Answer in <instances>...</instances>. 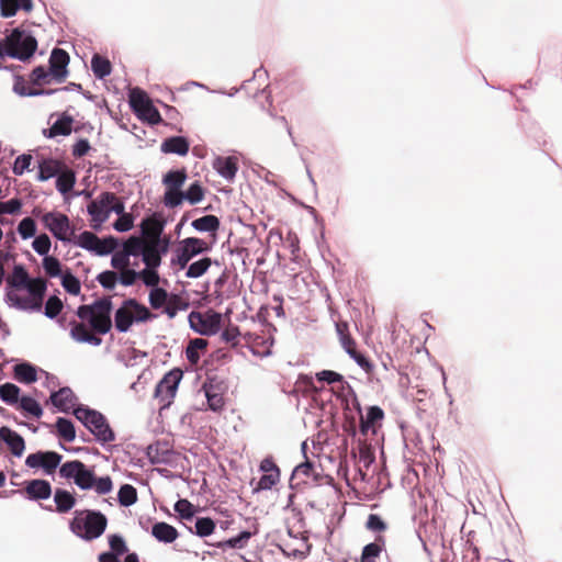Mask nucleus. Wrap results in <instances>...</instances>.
Masks as SVG:
<instances>
[{
  "label": "nucleus",
  "mask_w": 562,
  "mask_h": 562,
  "mask_svg": "<svg viewBox=\"0 0 562 562\" xmlns=\"http://www.w3.org/2000/svg\"><path fill=\"white\" fill-rule=\"evenodd\" d=\"M146 245L147 243H145L140 237L132 236L124 243L123 251L128 257L138 256L139 254H143Z\"/></svg>",
  "instance_id": "09e8293b"
},
{
  "label": "nucleus",
  "mask_w": 562,
  "mask_h": 562,
  "mask_svg": "<svg viewBox=\"0 0 562 562\" xmlns=\"http://www.w3.org/2000/svg\"><path fill=\"white\" fill-rule=\"evenodd\" d=\"M189 308V303L186 299L178 294H169L168 301L164 307V313L170 318H175L179 311Z\"/></svg>",
  "instance_id": "2f4dec72"
},
{
  "label": "nucleus",
  "mask_w": 562,
  "mask_h": 562,
  "mask_svg": "<svg viewBox=\"0 0 562 562\" xmlns=\"http://www.w3.org/2000/svg\"><path fill=\"white\" fill-rule=\"evenodd\" d=\"M13 376L20 383L31 384L37 380V371L30 363H19L13 368Z\"/></svg>",
  "instance_id": "bb28decb"
},
{
  "label": "nucleus",
  "mask_w": 562,
  "mask_h": 562,
  "mask_svg": "<svg viewBox=\"0 0 562 562\" xmlns=\"http://www.w3.org/2000/svg\"><path fill=\"white\" fill-rule=\"evenodd\" d=\"M214 169L225 179L233 180L238 170L236 158L217 157L213 164Z\"/></svg>",
  "instance_id": "b1692460"
},
{
  "label": "nucleus",
  "mask_w": 562,
  "mask_h": 562,
  "mask_svg": "<svg viewBox=\"0 0 562 562\" xmlns=\"http://www.w3.org/2000/svg\"><path fill=\"white\" fill-rule=\"evenodd\" d=\"M189 142L181 136L169 137L161 144V150L164 153L178 154L184 156L189 151Z\"/></svg>",
  "instance_id": "cd10ccee"
},
{
  "label": "nucleus",
  "mask_w": 562,
  "mask_h": 562,
  "mask_svg": "<svg viewBox=\"0 0 562 562\" xmlns=\"http://www.w3.org/2000/svg\"><path fill=\"white\" fill-rule=\"evenodd\" d=\"M366 528L374 532H383L386 530L387 526L379 515L370 514L366 522Z\"/></svg>",
  "instance_id": "69168bd1"
},
{
  "label": "nucleus",
  "mask_w": 562,
  "mask_h": 562,
  "mask_svg": "<svg viewBox=\"0 0 562 562\" xmlns=\"http://www.w3.org/2000/svg\"><path fill=\"white\" fill-rule=\"evenodd\" d=\"M212 260L209 257L202 258L188 267L186 276L191 279L203 276L211 267Z\"/></svg>",
  "instance_id": "49530a36"
},
{
  "label": "nucleus",
  "mask_w": 562,
  "mask_h": 562,
  "mask_svg": "<svg viewBox=\"0 0 562 562\" xmlns=\"http://www.w3.org/2000/svg\"><path fill=\"white\" fill-rule=\"evenodd\" d=\"M115 199L113 192H103L98 199L92 200L87 207L88 213L92 217V222L98 225L104 223L110 216L109 206Z\"/></svg>",
  "instance_id": "2eb2a0df"
},
{
  "label": "nucleus",
  "mask_w": 562,
  "mask_h": 562,
  "mask_svg": "<svg viewBox=\"0 0 562 562\" xmlns=\"http://www.w3.org/2000/svg\"><path fill=\"white\" fill-rule=\"evenodd\" d=\"M32 8V0H0V14L3 18L15 15L20 9L30 12Z\"/></svg>",
  "instance_id": "5701e85b"
},
{
  "label": "nucleus",
  "mask_w": 562,
  "mask_h": 562,
  "mask_svg": "<svg viewBox=\"0 0 562 562\" xmlns=\"http://www.w3.org/2000/svg\"><path fill=\"white\" fill-rule=\"evenodd\" d=\"M7 46L9 57L26 61L36 52L37 41L32 34L16 27L7 35Z\"/></svg>",
  "instance_id": "423d86ee"
},
{
  "label": "nucleus",
  "mask_w": 562,
  "mask_h": 562,
  "mask_svg": "<svg viewBox=\"0 0 562 562\" xmlns=\"http://www.w3.org/2000/svg\"><path fill=\"white\" fill-rule=\"evenodd\" d=\"M42 222L57 239L70 240L74 229L67 215L59 212H47L42 216Z\"/></svg>",
  "instance_id": "ddd939ff"
},
{
  "label": "nucleus",
  "mask_w": 562,
  "mask_h": 562,
  "mask_svg": "<svg viewBox=\"0 0 562 562\" xmlns=\"http://www.w3.org/2000/svg\"><path fill=\"white\" fill-rule=\"evenodd\" d=\"M280 481V471L263 473L255 490H270Z\"/></svg>",
  "instance_id": "e2e57ef3"
},
{
  "label": "nucleus",
  "mask_w": 562,
  "mask_h": 562,
  "mask_svg": "<svg viewBox=\"0 0 562 562\" xmlns=\"http://www.w3.org/2000/svg\"><path fill=\"white\" fill-rule=\"evenodd\" d=\"M50 245V238L46 234L38 235L32 243L33 249L42 256H47Z\"/></svg>",
  "instance_id": "680f3d73"
},
{
  "label": "nucleus",
  "mask_w": 562,
  "mask_h": 562,
  "mask_svg": "<svg viewBox=\"0 0 562 562\" xmlns=\"http://www.w3.org/2000/svg\"><path fill=\"white\" fill-rule=\"evenodd\" d=\"M72 119L71 117H61L57 120L52 127L49 128V136L55 137L58 135H69L71 133Z\"/></svg>",
  "instance_id": "8fccbe9b"
},
{
  "label": "nucleus",
  "mask_w": 562,
  "mask_h": 562,
  "mask_svg": "<svg viewBox=\"0 0 562 562\" xmlns=\"http://www.w3.org/2000/svg\"><path fill=\"white\" fill-rule=\"evenodd\" d=\"M109 546L111 553H114L117 557L123 555L128 551L125 540L120 535L109 536Z\"/></svg>",
  "instance_id": "052dcab7"
},
{
  "label": "nucleus",
  "mask_w": 562,
  "mask_h": 562,
  "mask_svg": "<svg viewBox=\"0 0 562 562\" xmlns=\"http://www.w3.org/2000/svg\"><path fill=\"white\" fill-rule=\"evenodd\" d=\"M220 220L215 215H205L192 222V227L199 232L215 233L220 228Z\"/></svg>",
  "instance_id": "e433bc0d"
},
{
  "label": "nucleus",
  "mask_w": 562,
  "mask_h": 562,
  "mask_svg": "<svg viewBox=\"0 0 562 562\" xmlns=\"http://www.w3.org/2000/svg\"><path fill=\"white\" fill-rule=\"evenodd\" d=\"M24 493L32 501L47 499L52 495V485L46 480H31L26 482Z\"/></svg>",
  "instance_id": "f3484780"
},
{
  "label": "nucleus",
  "mask_w": 562,
  "mask_h": 562,
  "mask_svg": "<svg viewBox=\"0 0 562 562\" xmlns=\"http://www.w3.org/2000/svg\"><path fill=\"white\" fill-rule=\"evenodd\" d=\"M69 60V54L65 49L54 48L49 56L48 68L35 67L30 75V81L35 86L64 82L68 76Z\"/></svg>",
  "instance_id": "f257e3e1"
},
{
  "label": "nucleus",
  "mask_w": 562,
  "mask_h": 562,
  "mask_svg": "<svg viewBox=\"0 0 562 562\" xmlns=\"http://www.w3.org/2000/svg\"><path fill=\"white\" fill-rule=\"evenodd\" d=\"M0 440L8 445L11 453L15 457H21L23 454L25 449L24 439L11 428L7 426H2L0 428Z\"/></svg>",
  "instance_id": "a211bd4d"
},
{
  "label": "nucleus",
  "mask_w": 562,
  "mask_h": 562,
  "mask_svg": "<svg viewBox=\"0 0 562 562\" xmlns=\"http://www.w3.org/2000/svg\"><path fill=\"white\" fill-rule=\"evenodd\" d=\"M8 299L13 303L14 306L21 310L38 311L41 310L40 303L35 302L34 299L29 296H21L18 293L9 292Z\"/></svg>",
  "instance_id": "37998d69"
},
{
  "label": "nucleus",
  "mask_w": 562,
  "mask_h": 562,
  "mask_svg": "<svg viewBox=\"0 0 562 562\" xmlns=\"http://www.w3.org/2000/svg\"><path fill=\"white\" fill-rule=\"evenodd\" d=\"M119 502L122 506H131L137 501V491L133 485L124 484L119 490Z\"/></svg>",
  "instance_id": "de8ad7c7"
},
{
  "label": "nucleus",
  "mask_w": 562,
  "mask_h": 562,
  "mask_svg": "<svg viewBox=\"0 0 562 562\" xmlns=\"http://www.w3.org/2000/svg\"><path fill=\"white\" fill-rule=\"evenodd\" d=\"M59 475L66 480L72 479L75 484L81 490L92 488L94 483V473L79 460L67 461L59 468Z\"/></svg>",
  "instance_id": "1a4fd4ad"
},
{
  "label": "nucleus",
  "mask_w": 562,
  "mask_h": 562,
  "mask_svg": "<svg viewBox=\"0 0 562 562\" xmlns=\"http://www.w3.org/2000/svg\"><path fill=\"white\" fill-rule=\"evenodd\" d=\"M169 293L162 288H154L149 293V304L154 310L165 307Z\"/></svg>",
  "instance_id": "3c124183"
},
{
  "label": "nucleus",
  "mask_w": 562,
  "mask_h": 562,
  "mask_svg": "<svg viewBox=\"0 0 562 562\" xmlns=\"http://www.w3.org/2000/svg\"><path fill=\"white\" fill-rule=\"evenodd\" d=\"M75 183H76V175H75L74 170H71L65 166L61 169V171L57 175V179H56L57 190L60 193L66 194L72 190Z\"/></svg>",
  "instance_id": "7c9ffc66"
},
{
  "label": "nucleus",
  "mask_w": 562,
  "mask_h": 562,
  "mask_svg": "<svg viewBox=\"0 0 562 562\" xmlns=\"http://www.w3.org/2000/svg\"><path fill=\"white\" fill-rule=\"evenodd\" d=\"M159 243H147L142 254L143 261L147 268L155 269L159 267L161 262L160 251L158 249Z\"/></svg>",
  "instance_id": "f704fd0d"
},
{
  "label": "nucleus",
  "mask_w": 562,
  "mask_h": 562,
  "mask_svg": "<svg viewBox=\"0 0 562 562\" xmlns=\"http://www.w3.org/2000/svg\"><path fill=\"white\" fill-rule=\"evenodd\" d=\"M65 165L57 159H43L38 166V180L46 181L55 176H57Z\"/></svg>",
  "instance_id": "a878e982"
},
{
  "label": "nucleus",
  "mask_w": 562,
  "mask_h": 562,
  "mask_svg": "<svg viewBox=\"0 0 562 562\" xmlns=\"http://www.w3.org/2000/svg\"><path fill=\"white\" fill-rule=\"evenodd\" d=\"M43 269L50 278H56L61 274V263L53 256H45L43 259Z\"/></svg>",
  "instance_id": "864d4df0"
},
{
  "label": "nucleus",
  "mask_w": 562,
  "mask_h": 562,
  "mask_svg": "<svg viewBox=\"0 0 562 562\" xmlns=\"http://www.w3.org/2000/svg\"><path fill=\"white\" fill-rule=\"evenodd\" d=\"M203 389L210 409L214 412L221 411L224 407L225 401L220 385L214 384L213 380H211L203 384Z\"/></svg>",
  "instance_id": "412c9836"
},
{
  "label": "nucleus",
  "mask_w": 562,
  "mask_h": 562,
  "mask_svg": "<svg viewBox=\"0 0 562 562\" xmlns=\"http://www.w3.org/2000/svg\"><path fill=\"white\" fill-rule=\"evenodd\" d=\"M77 244L87 249L95 252L97 245L99 244V237L92 232H83L78 236Z\"/></svg>",
  "instance_id": "5fc2aeb1"
},
{
  "label": "nucleus",
  "mask_w": 562,
  "mask_h": 562,
  "mask_svg": "<svg viewBox=\"0 0 562 562\" xmlns=\"http://www.w3.org/2000/svg\"><path fill=\"white\" fill-rule=\"evenodd\" d=\"M74 415L99 441L106 443L115 439L113 430L101 413L86 407H77L74 409Z\"/></svg>",
  "instance_id": "39448f33"
},
{
  "label": "nucleus",
  "mask_w": 562,
  "mask_h": 562,
  "mask_svg": "<svg viewBox=\"0 0 562 562\" xmlns=\"http://www.w3.org/2000/svg\"><path fill=\"white\" fill-rule=\"evenodd\" d=\"M29 281V273L21 265L14 266L12 273L7 278L8 285L14 289H25Z\"/></svg>",
  "instance_id": "72a5a7b5"
},
{
  "label": "nucleus",
  "mask_w": 562,
  "mask_h": 562,
  "mask_svg": "<svg viewBox=\"0 0 562 562\" xmlns=\"http://www.w3.org/2000/svg\"><path fill=\"white\" fill-rule=\"evenodd\" d=\"M155 317V315L140 304L136 299L124 300L121 306L114 313V325L117 331L126 333L134 323H145Z\"/></svg>",
  "instance_id": "20e7f679"
},
{
  "label": "nucleus",
  "mask_w": 562,
  "mask_h": 562,
  "mask_svg": "<svg viewBox=\"0 0 562 562\" xmlns=\"http://www.w3.org/2000/svg\"><path fill=\"white\" fill-rule=\"evenodd\" d=\"M63 456L55 451H37L25 459V465L31 469H43L46 474H53L59 465Z\"/></svg>",
  "instance_id": "4468645a"
},
{
  "label": "nucleus",
  "mask_w": 562,
  "mask_h": 562,
  "mask_svg": "<svg viewBox=\"0 0 562 562\" xmlns=\"http://www.w3.org/2000/svg\"><path fill=\"white\" fill-rule=\"evenodd\" d=\"M13 90L15 93L23 95V97H32V95H41V94H50L55 92L56 90H44V89H32L26 86L25 80L23 77L19 76L15 78V82L13 86Z\"/></svg>",
  "instance_id": "79ce46f5"
},
{
  "label": "nucleus",
  "mask_w": 562,
  "mask_h": 562,
  "mask_svg": "<svg viewBox=\"0 0 562 562\" xmlns=\"http://www.w3.org/2000/svg\"><path fill=\"white\" fill-rule=\"evenodd\" d=\"M164 223L155 217H148L142 223V232L150 239V243H159Z\"/></svg>",
  "instance_id": "c85d7f7f"
},
{
  "label": "nucleus",
  "mask_w": 562,
  "mask_h": 562,
  "mask_svg": "<svg viewBox=\"0 0 562 562\" xmlns=\"http://www.w3.org/2000/svg\"><path fill=\"white\" fill-rule=\"evenodd\" d=\"M108 526V518L97 510H77L70 521L71 531L87 540H94L103 535Z\"/></svg>",
  "instance_id": "7ed1b4c3"
},
{
  "label": "nucleus",
  "mask_w": 562,
  "mask_h": 562,
  "mask_svg": "<svg viewBox=\"0 0 562 562\" xmlns=\"http://www.w3.org/2000/svg\"><path fill=\"white\" fill-rule=\"evenodd\" d=\"M54 502L56 504V510L58 513H68L76 504L74 495L63 488H56L54 494Z\"/></svg>",
  "instance_id": "c756f323"
},
{
  "label": "nucleus",
  "mask_w": 562,
  "mask_h": 562,
  "mask_svg": "<svg viewBox=\"0 0 562 562\" xmlns=\"http://www.w3.org/2000/svg\"><path fill=\"white\" fill-rule=\"evenodd\" d=\"M61 285L72 295H78L81 290L80 281L69 270L63 273Z\"/></svg>",
  "instance_id": "603ef678"
},
{
  "label": "nucleus",
  "mask_w": 562,
  "mask_h": 562,
  "mask_svg": "<svg viewBox=\"0 0 562 562\" xmlns=\"http://www.w3.org/2000/svg\"><path fill=\"white\" fill-rule=\"evenodd\" d=\"M189 323L195 333L213 336L221 329L222 315L211 308L204 313L193 311L189 314Z\"/></svg>",
  "instance_id": "9d476101"
},
{
  "label": "nucleus",
  "mask_w": 562,
  "mask_h": 562,
  "mask_svg": "<svg viewBox=\"0 0 562 562\" xmlns=\"http://www.w3.org/2000/svg\"><path fill=\"white\" fill-rule=\"evenodd\" d=\"M49 401L60 412L68 413L75 406L76 396L69 387H61L50 394Z\"/></svg>",
  "instance_id": "aec40b11"
},
{
  "label": "nucleus",
  "mask_w": 562,
  "mask_h": 562,
  "mask_svg": "<svg viewBox=\"0 0 562 562\" xmlns=\"http://www.w3.org/2000/svg\"><path fill=\"white\" fill-rule=\"evenodd\" d=\"M25 289L29 291L30 296L34 299L35 302L40 303V305L42 306L43 299L46 292V281L41 278H30V281L26 284Z\"/></svg>",
  "instance_id": "4c0bfd02"
},
{
  "label": "nucleus",
  "mask_w": 562,
  "mask_h": 562,
  "mask_svg": "<svg viewBox=\"0 0 562 562\" xmlns=\"http://www.w3.org/2000/svg\"><path fill=\"white\" fill-rule=\"evenodd\" d=\"M63 302L61 300L53 295L48 297L45 304V315L49 318H55L63 310Z\"/></svg>",
  "instance_id": "bf43d9fd"
},
{
  "label": "nucleus",
  "mask_w": 562,
  "mask_h": 562,
  "mask_svg": "<svg viewBox=\"0 0 562 562\" xmlns=\"http://www.w3.org/2000/svg\"><path fill=\"white\" fill-rule=\"evenodd\" d=\"M385 549V537L378 535L373 542L364 546L361 554V562H376V558Z\"/></svg>",
  "instance_id": "393cba45"
},
{
  "label": "nucleus",
  "mask_w": 562,
  "mask_h": 562,
  "mask_svg": "<svg viewBox=\"0 0 562 562\" xmlns=\"http://www.w3.org/2000/svg\"><path fill=\"white\" fill-rule=\"evenodd\" d=\"M117 245V239L113 236H109L103 239L99 238V244L97 245L95 254L99 256L109 255L116 249Z\"/></svg>",
  "instance_id": "4d7b16f0"
},
{
  "label": "nucleus",
  "mask_w": 562,
  "mask_h": 562,
  "mask_svg": "<svg viewBox=\"0 0 562 562\" xmlns=\"http://www.w3.org/2000/svg\"><path fill=\"white\" fill-rule=\"evenodd\" d=\"M97 280L99 281V283H100L104 289L112 290V289H114V286H115V284H116V281H117V274H116V272H114V271L106 270V271L101 272V273L97 277Z\"/></svg>",
  "instance_id": "338daca9"
},
{
  "label": "nucleus",
  "mask_w": 562,
  "mask_h": 562,
  "mask_svg": "<svg viewBox=\"0 0 562 562\" xmlns=\"http://www.w3.org/2000/svg\"><path fill=\"white\" fill-rule=\"evenodd\" d=\"M209 250V245L201 238L188 237L180 241L171 265L184 269L189 261L196 255Z\"/></svg>",
  "instance_id": "f8f14e48"
},
{
  "label": "nucleus",
  "mask_w": 562,
  "mask_h": 562,
  "mask_svg": "<svg viewBox=\"0 0 562 562\" xmlns=\"http://www.w3.org/2000/svg\"><path fill=\"white\" fill-rule=\"evenodd\" d=\"M182 376L183 372L176 368L167 372L158 382L155 389V397L159 401L161 407H168L172 403Z\"/></svg>",
  "instance_id": "9b49d317"
},
{
  "label": "nucleus",
  "mask_w": 562,
  "mask_h": 562,
  "mask_svg": "<svg viewBox=\"0 0 562 562\" xmlns=\"http://www.w3.org/2000/svg\"><path fill=\"white\" fill-rule=\"evenodd\" d=\"M175 510L184 519H190L194 516V506L188 499H179L175 504Z\"/></svg>",
  "instance_id": "0e129e2a"
},
{
  "label": "nucleus",
  "mask_w": 562,
  "mask_h": 562,
  "mask_svg": "<svg viewBox=\"0 0 562 562\" xmlns=\"http://www.w3.org/2000/svg\"><path fill=\"white\" fill-rule=\"evenodd\" d=\"M239 336L240 331L238 327L235 325H229L223 330L221 337L225 342L231 344L232 346H236L239 342Z\"/></svg>",
  "instance_id": "774afa93"
},
{
  "label": "nucleus",
  "mask_w": 562,
  "mask_h": 562,
  "mask_svg": "<svg viewBox=\"0 0 562 562\" xmlns=\"http://www.w3.org/2000/svg\"><path fill=\"white\" fill-rule=\"evenodd\" d=\"M130 105L139 120L146 121L153 125L161 122L159 111L154 106L147 93L142 89L135 88L131 90Z\"/></svg>",
  "instance_id": "6e6552de"
},
{
  "label": "nucleus",
  "mask_w": 562,
  "mask_h": 562,
  "mask_svg": "<svg viewBox=\"0 0 562 562\" xmlns=\"http://www.w3.org/2000/svg\"><path fill=\"white\" fill-rule=\"evenodd\" d=\"M215 522L209 517H201L195 522V533L200 537H207L214 532Z\"/></svg>",
  "instance_id": "6e6d98bb"
},
{
  "label": "nucleus",
  "mask_w": 562,
  "mask_h": 562,
  "mask_svg": "<svg viewBox=\"0 0 562 562\" xmlns=\"http://www.w3.org/2000/svg\"><path fill=\"white\" fill-rule=\"evenodd\" d=\"M151 535L159 542L171 543L178 538L179 532L173 526L159 521L151 527Z\"/></svg>",
  "instance_id": "4be33fe9"
},
{
  "label": "nucleus",
  "mask_w": 562,
  "mask_h": 562,
  "mask_svg": "<svg viewBox=\"0 0 562 562\" xmlns=\"http://www.w3.org/2000/svg\"><path fill=\"white\" fill-rule=\"evenodd\" d=\"M18 232L23 239L33 237L36 233L35 221L31 217L23 218L18 225Z\"/></svg>",
  "instance_id": "13d9d810"
},
{
  "label": "nucleus",
  "mask_w": 562,
  "mask_h": 562,
  "mask_svg": "<svg viewBox=\"0 0 562 562\" xmlns=\"http://www.w3.org/2000/svg\"><path fill=\"white\" fill-rule=\"evenodd\" d=\"M384 417V412L379 406H371L367 412V416L360 419V431L366 435L371 426L374 425L375 422L382 420Z\"/></svg>",
  "instance_id": "c9c22d12"
},
{
  "label": "nucleus",
  "mask_w": 562,
  "mask_h": 562,
  "mask_svg": "<svg viewBox=\"0 0 562 562\" xmlns=\"http://www.w3.org/2000/svg\"><path fill=\"white\" fill-rule=\"evenodd\" d=\"M91 68L94 76L99 79L109 76L112 70L110 60L97 54L91 59Z\"/></svg>",
  "instance_id": "a19ab883"
},
{
  "label": "nucleus",
  "mask_w": 562,
  "mask_h": 562,
  "mask_svg": "<svg viewBox=\"0 0 562 562\" xmlns=\"http://www.w3.org/2000/svg\"><path fill=\"white\" fill-rule=\"evenodd\" d=\"M321 467H316L310 460L295 467L292 473V480H296L297 484L319 483L323 480Z\"/></svg>",
  "instance_id": "dca6fc26"
},
{
  "label": "nucleus",
  "mask_w": 562,
  "mask_h": 562,
  "mask_svg": "<svg viewBox=\"0 0 562 562\" xmlns=\"http://www.w3.org/2000/svg\"><path fill=\"white\" fill-rule=\"evenodd\" d=\"M20 387L13 383H4L0 385V398L2 402L13 405L20 402Z\"/></svg>",
  "instance_id": "58836bf2"
},
{
  "label": "nucleus",
  "mask_w": 562,
  "mask_h": 562,
  "mask_svg": "<svg viewBox=\"0 0 562 562\" xmlns=\"http://www.w3.org/2000/svg\"><path fill=\"white\" fill-rule=\"evenodd\" d=\"M207 340L203 338H194L189 341L186 349V356L191 364H198L200 361V351H204L207 348Z\"/></svg>",
  "instance_id": "473e14b6"
},
{
  "label": "nucleus",
  "mask_w": 562,
  "mask_h": 562,
  "mask_svg": "<svg viewBox=\"0 0 562 562\" xmlns=\"http://www.w3.org/2000/svg\"><path fill=\"white\" fill-rule=\"evenodd\" d=\"M205 191L199 181L191 183L187 191L182 192V202L186 200L194 205L204 199Z\"/></svg>",
  "instance_id": "a18cd8bd"
},
{
  "label": "nucleus",
  "mask_w": 562,
  "mask_h": 562,
  "mask_svg": "<svg viewBox=\"0 0 562 562\" xmlns=\"http://www.w3.org/2000/svg\"><path fill=\"white\" fill-rule=\"evenodd\" d=\"M112 307L111 297L103 296L95 300L92 304L80 305L77 310V316L82 321H87L95 334L105 335L112 328Z\"/></svg>",
  "instance_id": "f03ea898"
},
{
  "label": "nucleus",
  "mask_w": 562,
  "mask_h": 562,
  "mask_svg": "<svg viewBox=\"0 0 562 562\" xmlns=\"http://www.w3.org/2000/svg\"><path fill=\"white\" fill-rule=\"evenodd\" d=\"M188 178L184 168L168 171L162 178L165 186L164 204L167 207L175 209L182 204V187Z\"/></svg>",
  "instance_id": "0eeeda50"
},
{
  "label": "nucleus",
  "mask_w": 562,
  "mask_h": 562,
  "mask_svg": "<svg viewBox=\"0 0 562 562\" xmlns=\"http://www.w3.org/2000/svg\"><path fill=\"white\" fill-rule=\"evenodd\" d=\"M70 336L78 342H88L92 346H99L102 342V339L85 323L74 322L70 329Z\"/></svg>",
  "instance_id": "6ab92c4d"
},
{
  "label": "nucleus",
  "mask_w": 562,
  "mask_h": 562,
  "mask_svg": "<svg viewBox=\"0 0 562 562\" xmlns=\"http://www.w3.org/2000/svg\"><path fill=\"white\" fill-rule=\"evenodd\" d=\"M56 430L58 437L67 442H71L76 438V430L74 424L64 417H58L56 420Z\"/></svg>",
  "instance_id": "ea45409f"
},
{
  "label": "nucleus",
  "mask_w": 562,
  "mask_h": 562,
  "mask_svg": "<svg viewBox=\"0 0 562 562\" xmlns=\"http://www.w3.org/2000/svg\"><path fill=\"white\" fill-rule=\"evenodd\" d=\"M19 408L25 414L40 418L43 415L41 405L31 396H22L19 402Z\"/></svg>",
  "instance_id": "c03bdc74"
}]
</instances>
